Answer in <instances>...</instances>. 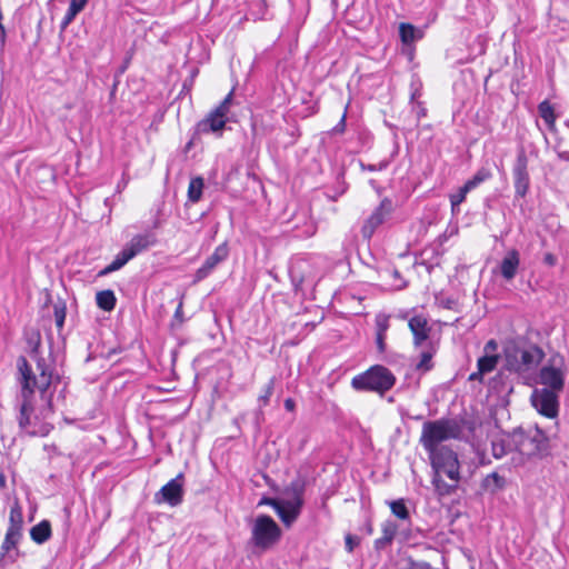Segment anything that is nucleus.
<instances>
[{
  "instance_id": "7",
  "label": "nucleus",
  "mask_w": 569,
  "mask_h": 569,
  "mask_svg": "<svg viewBox=\"0 0 569 569\" xmlns=\"http://www.w3.org/2000/svg\"><path fill=\"white\" fill-rule=\"evenodd\" d=\"M303 482L297 480L286 490V497L280 498L276 512L284 526L290 527L299 517L303 506Z\"/></svg>"
},
{
  "instance_id": "36",
  "label": "nucleus",
  "mask_w": 569,
  "mask_h": 569,
  "mask_svg": "<svg viewBox=\"0 0 569 569\" xmlns=\"http://www.w3.org/2000/svg\"><path fill=\"white\" fill-rule=\"evenodd\" d=\"M21 533L14 532L13 530H7L4 541L2 543V550L8 552L9 550L16 548L20 540Z\"/></svg>"
},
{
  "instance_id": "54",
  "label": "nucleus",
  "mask_w": 569,
  "mask_h": 569,
  "mask_svg": "<svg viewBox=\"0 0 569 569\" xmlns=\"http://www.w3.org/2000/svg\"><path fill=\"white\" fill-rule=\"evenodd\" d=\"M456 301L453 299H446L442 301V306L447 309H452Z\"/></svg>"
},
{
  "instance_id": "58",
  "label": "nucleus",
  "mask_w": 569,
  "mask_h": 569,
  "mask_svg": "<svg viewBox=\"0 0 569 569\" xmlns=\"http://www.w3.org/2000/svg\"><path fill=\"white\" fill-rule=\"evenodd\" d=\"M192 142L190 141L188 144H187V149H189L191 147Z\"/></svg>"
},
{
  "instance_id": "6",
  "label": "nucleus",
  "mask_w": 569,
  "mask_h": 569,
  "mask_svg": "<svg viewBox=\"0 0 569 569\" xmlns=\"http://www.w3.org/2000/svg\"><path fill=\"white\" fill-rule=\"evenodd\" d=\"M519 461L516 465H523V457H545L549 453L550 442L542 429L520 430L518 433Z\"/></svg>"
},
{
  "instance_id": "4",
  "label": "nucleus",
  "mask_w": 569,
  "mask_h": 569,
  "mask_svg": "<svg viewBox=\"0 0 569 569\" xmlns=\"http://www.w3.org/2000/svg\"><path fill=\"white\" fill-rule=\"evenodd\" d=\"M396 381V376L390 369L382 365H375L355 376L351 386L357 391H371L382 396L393 388Z\"/></svg>"
},
{
  "instance_id": "33",
  "label": "nucleus",
  "mask_w": 569,
  "mask_h": 569,
  "mask_svg": "<svg viewBox=\"0 0 569 569\" xmlns=\"http://www.w3.org/2000/svg\"><path fill=\"white\" fill-rule=\"evenodd\" d=\"M27 345L29 347V356L31 358L40 356L41 336L39 331L32 332L27 338Z\"/></svg>"
},
{
  "instance_id": "35",
  "label": "nucleus",
  "mask_w": 569,
  "mask_h": 569,
  "mask_svg": "<svg viewBox=\"0 0 569 569\" xmlns=\"http://www.w3.org/2000/svg\"><path fill=\"white\" fill-rule=\"evenodd\" d=\"M389 505H390L392 513L397 518H399L401 520H407L409 518V511H408V509L405 505V501L402 499L391 501Z\"/></svg>"
},
{
  "instance_id": "15",
  "label": "nucleus",
  "mask_w": 569,
  "mask_h": 569,
  "mask_svg": "<svg viewBox=\"0 0 569 569\" xmlns=\"http://www.w3.org/2000/svg\"><path fill=\"white\" fill-rule=\"evenodd\" d=\"M158 243L157 233L152 229H147L142 233H138L126 243L124 248L131 252L132 257L149 250Z\"/></svg>"
},
{
  "instance_id": "31",
  "label": "nucleus",
  "mask_w": 569,
  "mask_h": 569,
  "mask_svg": "<svg viewBox=\"0 0 569 569\" xmlns=\"http://www.w3.org/2000/svg\"><path fill=\"white\" fill-rule=\"evenodd\" d=\"M491 178V172L490 170L486 169V168H480L473 176L472 178H470L469 180H467L465 182V184L467 186V188H469L470 190H473L475 188H477L479 184H481L482 182H485L486 180L490 179Z\"/></svg>"
},
{
  "instance_id": "52",
  "label": "nucleus",
  "mask_w": 569,
  "mask_h": 569,
  "mask_svg": "<svg viewBox=\"0 0 569 569\" xmlns=\"http://www.w3.org/2000/svg\"><path fill=\"white\" fill-rule=\"evenodd\" d=\"M422 427L429 428V427H445L440 421H425L422 423Z\"/></svg>"
},
{
  "instance_id": "41",
  "label": "nucleus",
  "mask_w": 569,
  "mask_h": 569,
  "mask_svg": "<svg viewBox=\"0 0 569 569\" xmlns=\"http://www.w3.org/2000/svg\"><path fill=\"white\" fill-rule=\"evenodd\" d=\"M176 321L178 322L179 326L184 321L183 310H182V301H180V303L178 305V307H177V309L174 311L173 321L171 323L172 328L176 327Z\"/></svg>"
},
{
  "instance_id": "29",
  "label": "nucleus",
  "mask_w": 569,
  "mask_h": 569,
  "mask_svg": "<svg viewBox=\"0 0 569 569\" xmlns=\"http://www.w3.org/2000/svg\"><path fill=\"white\" fill-rule=\"evenodd\" d=\"M66 316H67V305H66V301L62 300V299H58L53 303V317H54L56 326H57V329H58L59 332L63 328Z\"/></svg>"
},
{
  "instance_id": "2",
  "label": "nucleus",
  "mask_w": 569,
  "mask_h": 569,
  "mask_svg": "<svg viewBox=\"0 0 569 569\" xmlns=\"http://www.w3.org/2000/svg\"><path fill=\"white\" fill-rule=\"evenodd\" d=\"M36 361V371L28 362L27 358L20 356L17 360V367L21 375L22 385V401L20 403V413L18 417L19 427H27L31 423L30 416L33 411L30 398L32 397L36 389H38L42 396L47 392L49 387L59 381V376L53 375L52 365L49 363L41 356L32 358Z\"/></svg>"
},
{
  "instance_id": "57",
  "label": "nucleus",
  "mask_w": 569,
  "mask_h": 569,
  "mask_svg": "<svg viewBox=\"0 0 569 569\" xmlns=\"http://www.w3.org/2000/svg\"><path fill=\"white\" fill-rule=\"evenodd\" d=\"M0 485L4 486V476L3 475H0Z\"/></svg>"
},
{
  "instance_id": "22",
  "label": "nucleus",
  "mask_w": 569,
  "mask_h": 569,
  "mask_svg": "<svg viewBox=\"0 0 569 569\" xmlns=\"http://www.w3.org/2000/svg\"><path fill=\"white\" fill-rule=\"evenodd\" d=\"M31 539L37 543L46 542L51 536V525L48 520H43L30 530Z\"/></svg>"
},
{
  "instance_id": "5",
  "label": "nucleus",
  "mask_w": 569,
  "mask_h": 569,
  "mask_svg": "<svg viewBox=\"0 0 569 569\" xmlns=\"http://www.w3.org/2000/svg\"><path fill=\"white\" fill-rule=\"evenodd\" d=\"M251 526L250 543L260 552L273 548L281 538L278 523L267 515H260L249 521Z\"/></svg>"
},
{
  "instance_id": "37",
  "label": "nucleus",
  "mask_w": 569,
  "mask_h": 569,
  "mask_svg": "<svg viewBox=\"0 0 569 569\" xmlns=\"http://www.w3.org/2000/svg\"><path fill=\"white\" fill-rule=\"evenodd\" d=\"M232 101H233V90H231L224 97V99L219 103V106L216 107L213 110L219 112V113H221V114H226V117H229L230 107L232 104Z\"/></svg>"
},
{
  "instance_id": "48",
  "label": "nucleus",
  "mask_w": 569,
  "mask_h": 569,
  "mask_svg": "<svg viewBox=\"0 0 569 569\" xmlns=\"http://www.w3.org/2000/svg\"><path fill=\"white\" fill-rule=\"evenodd\" d=\"M357 543H358L357 539L353 538L352 536L346 537V547H347L348 551L351 552Z\"/></svg>"
},
{
  "instance_id": "44",
  "label": "nucleus",
  "mask_w": 569,
  "mask_h": 569,
  "mask_svg": "<svg viewBox=\"0 0 569 569\" xmlns=\"http://www.w3.org/2000/svg\"><path fill=\"white\" fill-rule=\"evenodd\" d=\"M390 273L396 280L400 281V283L396 284L397 289H403L407 287V282L402 280L401 273L398 269H392Z\"/></svg>"
},
{
  "instance_id": "20",
  "label": "nucleus",
  "mask_w": 569,
  "mask_h": 569,
  "mask_svg": "<svg viewBox=\"0 0 569 569\" xmlns=\"http://www.w3.org/2000/svg\"><path fill=\"white\" fill-rule=\"evenodd\" d=\"M131 259H133L131 252H129L124 247L121 251L117 253L111 263L101 269L98 273L99 277L108 276L114 271L120 270L124 267Z\"/></svg>"
},
{
  "instance_id": "13",
  "label": "nucleus",
  "mask_w": 569,
  "mask_h": 569,
  "mask_svg": "<svg viewBox=\"0 0 569 569\" xmlns=\"http://www.w3.org/2000/svg\"><path fill=\"white\" fill-rule=\"evenodd\" d=\"M229 256V248L226 242L219 244L212 254H210L202 266L197 269L193 278V283L200 282L204 280L207 277L211 274V272L217 268V266L224 260H227Z\"/></svg>"
},
{
  "instance_id": "17",
  "label": "nucleus",
  "mask_w": 569,
  "mask_h": 569,
  "mask_svg": "<svg viewBox=\"0 0 569 569\" xmlns=\"http://www.w3.org/2000/svg\"><path fill=\"white\" fill-rule=\"evenodd\" d=\"M519 266L520 253L517 249H511L507 251L499 264L500 274L505 280L510 281L516 277Z\"/></svg>"
},
{
  "instance_id": "24",
  "label": "nucleus",
  "mask_w": 569,
  "mask_h": 569,
  "mask_svg": "<svg viewBox=\"0 0 569 569\" xmlns=\"http://www.w3.org/2000/svg\"><path fill=\"white\" fill-rule=\"evenodd\" d=\"M500 359L499 355H485L477 361L478 375H486L493 371Z\"/></svg>"
},
{
  "instance_id": "49",
  "label": "nucleus",
  "mask_w": 569,
  "mask_h": 569,
  "mask_svg": "<svg viewBox=\"0 0 569 569\" xmlns=\"http://www.w3.org/2000/svg\"><path fill=\"white\" fill-rule=\"evenodd\" d=\"M283 406L287 411L292 412L296 408V401L292 398H287Z\"/></svg>"
},
{
  "instance_id": "56",
  "label": "nucleus",
  "mask_w": 569,
  "mask_h": 569,
  "mask_svg": "<svg viewBox=\"0 0 569 569\" xmlns=\"http://www.w3.org/2000/svg\"><path fill=\"white\" fill-rule=\"evenodd\" d=\"M559 157L565 160V161H569V151H562L559 153Z\"/></svg>"
},
{
  "instance_id": "32",
  "label": "nucleus",
  "mask_w": 569,
  "mask_h": 569,
  "mask_svg": "<svg viewBox=\"0 0 569 569\" xmlns=\"http://www.w3.org/2000/svg\"><path fill=\"white\" fill-rule=\"evenodd\" d=\"M416 28L410 23H401L399 27V36L405 44H410L416 39Z\"/></svg>"
},
{
  "instance_id": "26",
  "label": "nucleus",
  "mask_w": 569,
  "mask_h": 569,
  "mask_svg": "<svg viewBox=\"0 0 569 569\" xmlns=\"http://www.w3.org/2000/svg\"><path fill=\"white\" fill-rule=\"evenodd\" d=\"M23 517L22 510L18 502L11 507L10 517H9V528L8 530H13L14 532H20L22 529Z\"/></svg>"
},
{
  "instance_id": "8",
  "label": "nucleus",
  "mask_w": 569,
  "mask_h": 569,
  "mask_svg": "<svg viewBox=\"0 0 569 569\" xmlns=\"http://www.w3.org/2000/svg\"><path fill=\"white\" fill-rule=\"evenodd\" d=\"M529 159L523 147L517 151V156L512 166V178L515 187V197L522 199L527 196L530 188V174L528 170Z\"/></svg>"
},
{
  "instance_id": "53",
  "label": "nucleus",
  "mask_w": 569,
  "mask_h": 569,
  "mask_svg": "<svg viewBox=\"0 0 569 569\" xmlns=\"http://www.w3.org/2000/svg\"><path fill=\"white\" fill-rule=\"evenodd\" d=\"M369 184L380 194L382 192V188L378 184L375 179L369 180Z\"/></svg>"
},
{
  "instance_id": "34",
  "label": "nucleus",
  "mask_w": 569,
  "mask_h": 569,
  "mask_svg": "<svg viewBox=\"0 0 569 569\" xmlns=\"http://www.w3.org/2000/svg\"><path fill=\"white\" fill-rule=\"evenodd\" d=\"M471 190L463 184L457 193L450 196V203L452 212L458 211V207L466 200L468 192Z\"/></svg>"
},
{
  "instance_id": "55",
  "label": "nucleus",
  "mask_w": 569,
  "mask_h": 569,
  "mask_svg": "<svg viewBox=\"0 0 569 569\" xmlns=\"http://www.w3.org/2000/svg\"><path fill=\"white\" fill-rule=\"evenodd\" d=\"M482 377L483 375H478V370L476 372H472L470 376H469V380L471 381H475V380H479L481 381L482 380Z\"/></svg>"
},
{
  "instance_id": "11",
  "label": "nucleus",
  "mask_w": 569,
  "mask_h": 569,
  "mask_svg": "<svg viewBox=\"0 0 569 569\" xmlns=\"http://www.w3.org/2000/svg\"><path fill=\"white\" fill-rule=\"evenodd\" d=\"M531 403L540 415L547 418H556L558 415V395L548 388L533 390Z\"/></svg>"
},
{
  "instance_id": "30",
  "label": "nucleus",
  "mask_w": 569,
  "mask_h": 569,
  "mask_svg": "<svg viewBox=\"0 0 569 569\" xmlns=\"http://www.w3.org/2000/svg\"><path fill=\"white\" fill-rule=\"evenodd\" d=\"M397 526L392 522H386L382 528V537L379 538L376 543L378 547H385L389 545L397 533Z\"/></svg>"
},
{
  "instance_id": "14",
  "label": "nucleus",
  "mask_w": 569,
  "mask_h": 569,
  "mask_svg": "<svg viewBox=\"0 0 569 569\" xmlns=\"http://www.w3.org/2000/svg\"><path fill=\"white\" fill-rule=\"evenodd\" d=\"M408 327L413 336V347L416 349L423 347L430 340L432 328L429 326L428 318L425 315H415L408 320Z\"/></svg>"
},
{
  "instance_id": "9",
  "label": "nucleus",
  "mask_w": 569,
  "mask_h": 569,
  "mask_svg": "<svg viewBox=\"0 0 569 569\" xmlns=\"http://www.w3.org/2000/svg\"><path fill=\"white\" fill-rule=\"evenodd\" d=\"M393 212V201L386 197L379 206L375 208L371 214L363 221L361 227V236L366 240H370L376 230L390 218Z\"/></svg>"
},
{
  "instance_id": "28",
  "label": "nucleus",
  "mask_w": 569,
  "mask_h": 569,
  "mask_svg": "<svg viewBox=\"0 0 569 569\" xmlns=\"http://www.w3.org/2000/svg\"><path fill=\"white\" fill-rule=\"evenodd\" d=\"M505 486V478L497 472L488 475L483 480L485 489L491 491L492 493L503 489Z\"/></svg>"
},
{
  "instance_id": "39",
  "label": "nucleus",
  "mask_w": 569,
  "mask_h": 569,
  "mask_svg": "<svg viewBox=\"0 0 569 569\" xmlns=\"http://www.w3.org/2000/svg\"><path fill=\"white\" fill-rule=\"evenodd\" d=\"M389 329V317L386 315H378L376 317V333L387 335Z\"/></svg>"
},
{
  "instance_id": "23",
  "label": "nucleus",
  "mask_w": 569,
  "mask_h": 569,
  "mask_svg": "<svg viewBox=\"0 0 569 569\" xmlns=\"http://www.w3.org/2000/svg\"><path fill=\"white\" fill-rule=\"evenodd\" d=\"M96 302L100 309L104 311H111L116 307L117 298L112 290H102L97 293Z\"/></svg>"
},
{
  "instance_id": "42",
  "label": "nucleus",
  "mask_w": 569,
  "mask_h": 569,
  "mask_svg": "<svg viewBox=\"0 0 569 569\" xmlns=\"http://www.w3.org/2000/svg\"><path fill=\"white\" fill-rule=\"evenodd\" d=\"M498 342L495 339H490L483 347L485 355H497Z\"/></svg>"
},
{
  "instance_id": "12",
  "label": "nucleus",
  "mask_w": 569,
  "mask_h": 569,
  "mask_svg": "<svg viewBox=\"0 0 569 569\" xmlns=\"http://www.w3.org/2000/svg\"><path fill=\"white\" fill-rule=\"evenodd\" d=\"M183 485L184 476L183 473H179L156 493V502H167L172 507L180 505L183 499Z\"/></svg>"
},
{
  "instance_id": "3",
  "label": "nucleus",
  "mask_w": 569,
  "mask_h": 569,
  "mask_svg": "<svg viewBox=\"0 0 569 569\" xmlns=\"http://www.w3.org/2000/svg\"><path fill=\"white\" fill-rule=\"evenodd\" d=\"M543 358L541 347L522 338L510 340L503 347L505 369L522 379L531 377Z\"/></svg>"
},
{
  "instance_id": "51",
  "label": "nucleus",
  "mask_w": 569,
  "mask_h": 569,
  "mask_svg": "<svg viewBox=\"0 0 569 569\" xmlns=\"http://www.w3.org/2000/svg\"><path fill=\"white\" fill-rule=\"evenodd\" d=\"M427 116V109L421 104L418 103L417 106V118L420 120L421 118Z\"/></svg>"
},
{
  "instance_id": "45",
  "label": "nucleus",
  "mask_w": 569,
  "mask_h": 569,
  "mask_svg": "<svg viewBox=\"0 0 569 569\" xmlns=\"http://www.w3.org/2000/svg\"><path fill=\"white\" fill-rule=\"evenodd\" d=\"M291 280H292L296 289H298L305 282V277L297 274L296 270H292L291 271Z\"/></svg>"
},
{
  "instance_id": "16",
  "label": "nucleus",
  "mask_w": 569,
  "mask_h": 569,
  "mask_svg": "<svg viewBox=\"0 0 569 569\" xmlns=\"http://www.w3.org/2000/svg\"><path fill=\"white\" fill-rule=\"evenodd\" d=\"M228 121L229 117L212 110L204 119L198 122L197 131L199 133H221Z\"/></svg>"
},
{
  "instance_id": "27",
  "label": "nucleus",
  "mask_w": 569,
  "mask_h": 569,
  "mask_svg": "<svg viewBox=\"0 0 569 569\" xmlns=\"http://www.w3.org/2000/svg\"><path fill=\"white\" fill-rule=\"evenodd\" d=\"M538 112L546 124L551 128L556 122V114L552 104L548 100H543L538 104Z\"/></svg>"
},
{
  "instance_id": "50",
  "label": "nucleus",
  "mask_w": 569,
  "mask_h": 569,
  "mask_svg": "<svg viewBox=\"0 0 569 569\" xmlns=\"http://www.w3.org/2000/svg\"><path fill=\"white\" fill-rule=\"evenodd\" d=\"M6 40H7V31H6L3 23H0V46H1V48L4 47Z\"/></svg>"
},
{
  "instance_id": "43",
  "label": "nucleus",
  "mask_w": 569,
  "mask_h": 569,
  "mask_svg": "<svg viewBox=\"0 0 569 569\" xmlns=\"http://www.w3.org/2000/svg\"><path fill=\"white\" fill-rule=\"evenodd\" d=\"M386 336L387 335L376 333V345H377V349L380 353H383L387 348Z\"/></svg>"
},
{
  "instance_id": "25",
  "label": "nucleus",
  "mask_w": 569,
  "mask_h": 569,
  "mask_svg": "<svg viewBox=\"0 0 569 569\" xmlns=\"http://www.w3.org/2000/svg\"><path fill=\"white\" fill-rule=\"evenodd\" d=\"M204 180L202 177H194L190 180L188 187V200L192 203L198 202L202 197Z\"/></svg>"
},
{
  "instance_id": "18",
  "label": "nucleus",
  "mask_w": 569,
  "mask_h": 569,
  "mask_svg": "<svg viewBox=\"0 0 569 569\" xmlns=\"http://www.w3.org/2000/svg\"><path fill=\"white\" fill-rule=\"evenodd\" d=\"M420 355L419 360L415 365V369L419 372H428L433 368L432 358L437 352V347L433 342H428L423 347L419 348Z\"/></svg>"
},
{
  "instance_id": "46",
  "label": "nucleus",
  "mask_w": 569,
  "mask_h": 569,
  "mask_svg": "<svg viewBox=\"0 0 569 569\" xmlns=\"http://www.w3.org/2000/svg\"><path fill=\"white\" fill-rule=\"evenodd\" d=\"M279 500H280V498H278V499H274V498H262L260 500V502H259V506H261V505H269V506L273 507L274 510H277Z\"/></svg>"
},
{
  "instance_id": "38",
  "label": "nucleus",
  "mask_w": 569,
  "mask_h": 569,
  "mask_svg": "<svg viewBox=\"0 0 569 569\" xmlns=\"http://www.w3.org/2000/svg\"><path fill=\"white\" fill-rule=\"evenodd\" d=\"M390 164L389 159H383L379 161L377 164H366L360 161V168L362 171H382L386 170Z\"/></svg>"
},
{
  "instance_id": "1",
  "label": "nucleus",
  "mask_w": 569,
  "mask_h": 569,
  "mask_svg": "<svg viewBox=\"0 0 569 569\" xmlns=\"http://www.w3.org/2000/svg\"><path fill=\"white\" fill-rule=\"evenodd\" d=\"M457 429H425L421 442L429 452L433 469L432 485L440 496L451 493L460 480V463L453 449L446 445L457 438Z\"/></svg>"
},
{
  "instance_id": "19",
  "label": "nucleus",
  "mask_w": 569,
  "mask_h": 569,
  "mask_svg": "<svg viewBox=\"0 0 569 569\" xmlns=\"http://www.w3.org/2000/svg\"><path fill=\"white\" fill-rule=\"evenodd\" d=\"M276 378L269 379L268 383L262 388L261 393L258 397L259 409L254 412V423L260 425L264 421L262 407H266L270 402V398L274 391Z\"/></svg>"
},
{
  "instance_id": "47",
  "label": "nucleus",
  "mask_w": 569,
  "mask_h": 569,
  "mask_svg": "<svg viewBox=\"0 0 569 569\" xmlns=\"http://www.w3.org/2000/svg\"><path fill=\"white\" fill-rule=\"evenodd\" d=\"M543 262L550 267L555 266L557 263V258L555 254L548 252L543 257Z\"/></svg>"
},
{
  "instance_id": "21",
  "label": "nucleus",
  "mask_w": 569,
  "mask_h": 569,
  "mask_svg": "<svg viewBox=\"0 0 569 569\" xmlns=\"http://www.w3.org/2000/svg\"><path fill=\"white\" fill-rule=\"evenodd\" d=\"M88 0H71L69 8L61 20L60 30L63 32L70 23L76 19V17L84 9Z\"/></svg>"
},
{
  "instance_id": "10",
  "label": "nucleus",
  "mask_w": 569,
  "mask_h": 569,
  "mask_svg": "<svg viewBox=\"0 0 569 569\" xmlns=\"http://www.w3.org/2000/svg\"><path fill=\"white\" fill-rule=\"evenodd\" d=\"M563 359L561 357H552L550 363L543 366L539 371V381L553 392H560L565 386V372L561 369Z\"/></svg>"
},
{
  "instance_id": "40",
  "label": "nucleus",
  "mask_w": 569,
  "mask_h": 569,
  "mask_svg": "<svg viewBox=\"0 0 569 569\" xmlns=\"http://www.w3.org/2000/svg\"><path fill=\"white\" fill-rule=\"evenodd\" d=\"M346 119H347V109L345 110L340 121L332 128L333 134H341L346 131Z\"/></svg>"
}]
</instances>
